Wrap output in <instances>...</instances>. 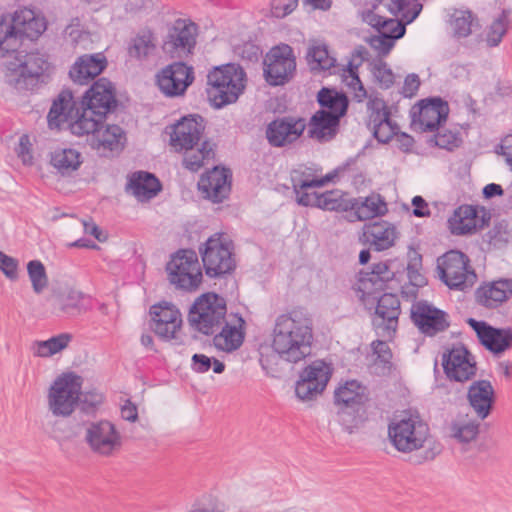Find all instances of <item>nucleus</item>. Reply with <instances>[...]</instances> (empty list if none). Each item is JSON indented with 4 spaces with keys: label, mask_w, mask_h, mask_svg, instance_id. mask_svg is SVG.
Returning <instances> with one entry per match:
<instances>
[{
    "label": "nucleus",
    "mask_w": 512,
    "mask_h": 512,
    "mask_svg": "<svg viewBox=\"0 0 512 512\" xmlns=\"http://www.w3.org/2000/svg\"><path fill=\"white\" fill-rule=\"evenodd\" d=\"M272 337V349L279 358L298 363L311 354L313 320L304 309H293L276 318Z\"/></svg>",
    "instance_id": "obj_1"
},
{
    "label": "nucleus",
    "mask_w": 512,
    "mask_h": 512,
    "mask_svg": "<svg viewBox=\"0 0 512 512\" xmlns=\"http://www.w3.org/2000/svg\"><path fill=\"white\" fill-rule=\"evenodd\" d=\"M119 105L116 88L106 77L95 80L83 93L79 101L77 119L70 124L73 135L84 136L105 122L107 115L113 113Z\"/></svg>",
    "instance_id": "obj_2"
},
{
    "label": "nucleus",
    "mask_w": 512,
    "mask_h": 512,
    "mask_svg": "<svg viewBox=\"0 0 512 512\" xmlns=\"http://www.w3.org/2000/svg\"><path fill=\"white\" fill-rule=\"evenodd\" d=\"M388 435L393 446L400 452L411 453L423 449L409 457V462L414 465L433 461L443 450L442 444L430 435L428 424L419 415L411 414L391 423Z\"/></svg>",
    "instance_id": "obj_3"
},
{
    "label": "nucleus",
    "mask_w": 512,
    "mask_h": 512,
    "mask_svg": "<svg viewBox=\"0 0 512 512\" xmlns=\"http://www.w3.org/2000/svg\"><path fill=\"white\" fill-rule=\"evenodd\" d=\"M246 73L236 63L214 67L207 75L208 98L215 109L235 103L245 89Z\"/></svg>",
    "instance_id": "obj_4"
},
{
    "label": "nucleus",
    "mask_w": 512,
    "mask_h": 512,
    "mask_svg": "<svg viewBox=\"0 0 512 512\" xmlns=\"http://www.w3.org/2000/svg\"><path fill=\"white\" fill-rule=\"evenodd\" d=\"M234 243L223 233H214L199 246L203 269L209 278H225L235 272Z\"/></svg>",
    "instance_id": "obj_5"
},
{
    "label": "nucleus",
    "mask_w": 512,
    "mask_h": 512,
    "mask_svg": "<svg viewBox=\"0 0 512 512\" xmlns=\"http://www.w3.org/2000/svg\"><path fill=\"white\" fill-rule=\"evenodd\" d=\"M365 388L357 381H347L334 392V403L339 406L338 421L349 433L367 419Z\"/></svg>",
    "instance_id": "obj_6"
},
{
    "label": "nucleus",
    "mask_w": 512,
    "mask_h": 512,
    "mask_svg": "<svg viewBox=\"0 0 512 512\" xmlns=\"http://www.w3.org/2000/svg\"><path fill=\"white\" fill-rule=\"evenodd\" d=\"M51 64L48 56L39 51H31L24 55L18 53L15 62L8 65L7 83L18 91H33Z\"/></svg>",
    "instance_id": "obj_7"
},
{
    "label": "nucleus",
    "mask_w": 512,
    "mask_h": 512,
    "mask_svg": "<svg viewBox=\"0 0 512 512\" xmlns=\"http://www.w3.org/2000/svg\"><path fill=\"white\" fill-rule=\"evenodd\" d=\"M226 301L215 292L199 296L192 304L188 321L192 327L204 335H214L225 322Z\"/></svg>",
    "instance_id": "obj_8"
},
{
    "label": "nucleus",
    "mask_w": 512,
    "mask_h": 512,
    "mask_svg": "<svg viewBox=\"0 0 512 512\" xmlns=\"http://www.w3.org/2000/svg\"><path fill=\"white\" fill-rule=\"evenodd\" d=\"M166 272L171 284L184 291H195L203 280L198 255L191 248L179 249L166 264Z\"/></svg>",
    "instance_id": "obj_9"
},
{
    "label": "nucleus",
    "mask_w": 512,
    "mask_h": 512,
    "mask_svg": "<svg viewBox=\"0 0 512 512\" xmlns=\"http://www.w3.org/2000/svg\"><path fill=\"white\" fill-rule=\"evenodd\" d=\"M440 280L451 290L466 291L477 280L468 256L458 250H450L438 258Z\"/></svg>",
    "instance_id": "obj_10"
},
{
    "label": "nucleus",
    "mask_w": 512,
    "mask_h": 512,
    "mask_svg": "<svg viewBox=\"0 0 512 512\" xmlns=\"http://www.w3.org/2000/svg\"><path fill=\"white\" fill-rule=\"evenodd\" d=\"M82 378L73 373L59 376L48 394L49 409L54 416L68 417L77 407L80 399Z\"/></svg>",
    "instance_id": "obj_11"
},
{
    "label": "nucleus",
    "mask_w": 512,
    "mask_h": 512,
    "mask_svg": "<svg viewBox=\"0 0 512 512\" xmlns=\"http://www.w3.org/2000/svg\"><path fill=\"white\" fill-rule=\"evenodd\" d=\"M194 80V68L183 61L170 63L155 75L158 89L168 98L184 96Z\"/></svg>",
    "instance_id": "obj_12"
},
{
    "label": "nucleus",
    "mask_w": 512,
    "mask_h": 512,
    "mask_svg": "<svg viewBox=\"0 0 512 512\" xmlns=\"http://www.w3.org/2000/svg\"><path fill=\"white\" fill-rule=\"evenodd\" d=\"M263 74L271 86L289 82L296 71V57L288 44H281L270 50L264 59Z\"/></svg>",
    "instance_id": "obj_13"
},
{
    "label": "nucleus",
    "mask_w": 512,
    "mask_h": 512,
    "mask_svg": "<svg viewBox=\"0 0 512 512\" xmlns=\"http://www.w3.org/2000/svg\"><path fill=\"white\" fill-rule=\"evenodd\" d=\"M197 30V25L190 20H175L163 40V52L171 58H182L192 54L196 46Z\"/></svg>",
    "instance_id": "obj_14"
},
{
    "label": "nucleus",
    "mask_w": 512,
    "mask_h": 512,
    "mask_svg": "<svg viewBox=\"0 0 512 512\" xmlns=\"http://www.w3.org/2000/svg\"><path fill=\"white\" fill-rule=\"evenodd\" d=\"M448 102L439 96L418 101L411 109V125L419 124L422 132H435L447 121Z\"/></svg>",
    "instance_id": "obj_15"
},
{
    "label": "nucleus",
    "mask_w": 512,
    "mask_h": 512,
    "mask_svg": "<svg viewBox=\"0 0 512 512\" xmlns=\"http://www.w3.org/2000/svg\"><path fill=\"white\" fill-rule=\"evenodd\" d=\"M410 318L418 330L428 337H434L450 327L449 314L426 300L415 301L412 304Z\"/></svg>",
    "instance_id": "obj_16"
},
{
    "label": "nucleus",
    "mask_w": 512,
    "mask_h": 512,
    "mask_svg": "<svg viewBox=\"0 0 512 512\" xmlns=\"http://www.w3.org/2000/svg\"><path fill=\"white\" fill-rule=\"evenodd\" d=\"M331 368L324 360H315L306 366L295 385V394L300 400H312L321 394L331 377Z\"/></svg>",
    "instance_id": "obj_17"
},
{
    "label": "nucleus",
    "mask_w": 512,
    "mask_h": 512,
    "mask_svg": "<svg viewBox=\"0 0 512 512\" xmlns=\"http://www.w3.org/2000/svg\"><path fill=\"white\" fill-rule=\"evenodd\" d=\"M375 292L369 295V303L361 300L365 308L369 311L374 310L373 322L387 331L396 332L399 316L401 314L400 299L396 294Z\"/></svg>",
    "instance_id": "obj_18"
},
{
    "label": "nucleus",
    "mask_w": 512,
    "mask_h": 512,
    "mask_svg": "<svg viewBox=\"0 0 512 512\" xmlns=\"http://www.w3.org/2000/svg\"><path fill=\"white\" fill-rule=\"evenodd\" d=\"M306 126L302 117H276L267 124L265 137L271 147L283 148L295 143L303 135Z\"/></svg>",
    "instance_id": "obj_19"
},
{
    "label": "nucleus",
    "mask_w": 512,
    "mask_h": 512,
    "mask_svg": "<svg viewBox=\"0 0 512 512\" xmlns=\"http://www.w3.org/2000/svg\"><path fill=\"white\" fill-rule=\"evenodd\" d=\"M466 323L474 330L479 343L495 356L512 349V328H498L486 321L468 318Z\"/></svg>",
    "instance_id": "obj_20"
},
{
    "label": "nucleus",
    "mask_w": 512,
    "mask_h": 512,
    "mask_svg": "<svg viewBox=\"0 0 512 512\" xmlns=\"http://www.w3.org/2000/svg\"><path fill=\"white\" fill-rule=\"evenodd\" d=\"M85 440L91 450L102 456H110L120 449L122 439L115 425L108 420H100L89 424Z\"/></svg>",
    "instance_id": "obj_21"
},
{
    "label": "nucleus",
    "mask_w": 512,
    "mask_h": 512,
    "mask_svg": "<svg viewBox=\"0 0 512 512\" xmlns=\"http://www.w3.org/2000/svg\"><path fill=\"white\" fill-rule=\"evenodd\" d=\"M490 214L479 205H461L449 218L450 231L454 235H472L489 224Z\"/></svg>",
    "instance_id": "obj_22"
},
{
    "label": "nucleus",
    "mask_w": 512,
    "mask_h": 512,
    "mask_svg": "<svg viewBox=\"0 0 512 512\" xmlns=\"http://www.w3.org/2000/svg\"><path fill=\"white\" fill-rule=\"evenodd\" d=\"M442 366L447 378L456 382L468 381L477 372L476 362L464 345L446 350L442 355Z\"/></svg>",
    "instance_id": "obj_23"
},
{
    "label": "nucleus",
    "mask_w": 512,
    "mask_h": 512,
    "mask_svg": "<svg viewBox=\"0 0 512 512\" xmlns=\"http://www.w3.org/2000/svg\"><path fill=\"white\" fill-rule=\"evenodd\" d=\"M150 329L162 340L176 339L182 324L181 313L175 305L163 301L150 307Z\"/></svg>",
    "instance_id": "obj_24"
},
{
    "label": "nucleus",
    "mask_w": 512,
    "mask_h": 512,
    "mask_svg": "<svg viewBox=\"0 0 512 512\" xmlns=\"http://www.w3.org/2000/svg\"><path fill=\"white\" fill-rule=\"evenodd\" d=\"M205 130V120L199 114L182 117L170 134V145L177 151L192 150L197 145Z\"/></svg>",
    "instance_id": "obj_25"
},
{
    "label": "nucleus",
    "mask_w": 512,
    "mask_h": 512,
    "mask_svg": "<svg viewBox=\"0 0 512 512\" xmlns=\"http://www.w3.org/2000/svg\"><path fill=\"white\" fill-rule=\"evenodd\" d=\"M231 185L232 171L226 167L216 166L201 176L198 189L203 193L205 199L213 203H222L229 197Z\"/></svg>",
    "instance_id": "obj_26"
},
{
    "label": "nucleus",
    "mask_w": 512,
    "mask_h": 512,
    "mask_svg": "<svg viewBox=\"0 0 512 512\" xmlns=\"http://www.w3.org/2000/svg\"><path fill=\"white\" fill-rule=\"evenodd\" d=\"M394 277L395 273L390 270L389 261L373 264L371 271L360 270L355 288L360 293V300H365L368 304L369 295L383 291Z\"/></svg>",
    "instance_id": "obj_27"
},
{
    "label": "nucleus",
    "mask_w": 512,
    "mask_h": 512,
    "mask_svg": "<svg viewBox=\"0 0 512 512\" xmlns=\"http://www.w3.org/2000/svg\"><path fill=\"white\" fill-rule=\"evenodd\" d=\"M108 66L103 52L82 54L72 64L69 77L75 84L84 85L101 75Z\"/></svg>",
    "instance_id": "obj_28"
},
{
    "label": "nucleus",
    "mask_w": 512,
    "mask_h": 512,
    "mask_svg": "<svg viewBox=\"0 0 512 512\" xmlns=\"http://www.w3.org/2000/svg\"><path fill=\"white\" fill-rule=\"evenodd\" d=\"M467 400L479 420L488 418L496 403V393L489 380L473 381L468 387Z\"/></svg>",
    "instance_id": "obj_29"
},
{
    "label": "nucleus",
    "mask_w": 512,
    "mask_h": 512,
    "mask_svg": "<svg viewBox=\"0 0 512 512\" xmlns=\"http://www.w3.org/2000/svg\"><path fill=\"white\" fill-rule=\"evenodd\" d=\"M512 297V279L499 278L484 282L475 291L476 302L488 309H496Z\"/></svg>",
    "instance_id": "obj_30"
},
{
    "label": "nucleus",
    "mask_w": 512,
    "mask_h": 512,
    "mask_svg": "<svg viewBox=\"0 0 512 512\" xmlns=\"http://www.w3.org/2000/svg\"><path fill=\"white\" fill-rule=\"evenodd\" d=\"M368 119L366 121L367 128L372 132V136L381 144L389 143L394 133L384 134L381 128L391 123V111L387 103L381 98L370 99L367 103Z\"/></svg>",
    "instance_id": "obj_31"
},
{
    "label": "nucleus",
    "mask_w": 512,
    "mask_h": 512,
    "mask_svg": "<svg viewBox=\"0 0 512 512\" xmlns=\"http://www.w3.org/2000/svg\"><path fill=\"white\" fill-rule=\"evenodd\" d=\"M162 183L158 177L148 171H135L128 175L125 190L141 202L149 201L162 191Z\"/></svg>",
    "instance_id": "obj_32"
},
{
    "label": "nucleus",
    "mask_w": 512,
    "mask_h": 512,
    "mask_svg": "<svg viewBox=\"0 0 512 512\" xmlns=\"http://www.w3.org/2000/svg\"><path fill=\"white\" fill-rule=\"evenodd\" d=\"M79 102L74 100L73 93L69 90H63L53 101L47 115L48 126L50 129L60 128L63 123L69 125L77 119Z\"/></svg>",
    "instance_id": "obj_33"
},
{
    "label": "nucleus",
    "mask_w": 512,
    "mask_h": 512,
    "mask_svg": "<svg viewBox=\"0 0 512 512\" xmlns=\"http://www.w3.org/2000/svg\"><path fill=\"white\" fill-rule=\"evenodd\" d=\"M396 228L393 224L379 220L364 225L360 241L370 244L375 251H384L394 245Z\"/></svg>",
    "instance_id": "obj_34"
},
{
    "label": "nucleus",
    "mask_w": 512,
    "mask_h": 512,
    "mask_svg": "<svg viewBox=\"0 0 512 512\" xmlns=\"http://www.w3.org/2000/svg\"><path fill=\"white\" fill-rule=\"evenodd\" d=\"M341 119L325 110L316 111L308 123V136L320 143L333 140L340 131Z\"/></svg>",
    "instance_id": "obj_35"
},
{
    "label": "nucleus",
    "mask_w": 512,
    "mask_h": 512,
    "mask_svg": "<svg viewBox=\"0 0 512 512\" xmlns=\"http://www.w3.org/2000/svg\"><path fill=\"white\" fill-rule=\"evenodd\" d=\"M17 29V38L37 39L47 29L46 18L35 10L24 7L16 10L12 16Z\"/></svg>",
    "instance_id": "obj_36"
},
{
    "label": "nucleus",
    "mask_w": 512,
    "mask_h": 512,
    "mask_svg": "<svg viewBox=\"0 0 512 512\" xmlns=\"http://www.w3.org/2000/svg\"><path fill=\"white\" fill-rule=\"evenodd\" d=\"M353 207L349 216L351 221H365L384 216L388 212L387 203L383 196L371 193L367 197L351 199Z\"/></svg>",
    "instance_id": "obj_37"
},
{
    "label": "nucleus",
    "mask_w": 512,
    "mask_h": 512,
    "mask_svg": "<svg viewBox=\"0 0 512 512\" xmlns=\"http://www.w3.org/2000/svg\"><path fill=\"white\" fill-rule=\"evenodd\" d=\"M316 100L320 106L319 110L328 111L342 118L346 116L349 109L350 100L347 94L335 88L322 87L317 93Z\"/></svg>",
    "instance_id": "obj_38"
},
{
    "label": "nucleus",
    "mask_w": 512,
    "mask_h": 512,
    "mask_svg": "<svg viewBox=\"0 0 512 512\" xmlns=\"http://www.w3.org/2000/svg\"><path fill=\"white\" fill-rule=\"evenodd\" d=\"M81 153L73 148H57L50 153V164L62 175H71L81 166Z\"/></svg>",
    "instance_id": "obj_39"
},
{
    "label": "nucleus",
    "mask_w": 512,
    "mask_h": 512,
    "mask_svg": "<svg viewBox=\"0 0 512 512\" xmlns=\"http://www.w3.org/2000/svg\"><path fill=\"white\" fill-rule=\"evenodd\" d=\"M104 123H102L95 132H90L92 134L93 140L97 141V147H103L104 149H108L110 151L117 150L119 148H123L125 141V131L116 124L106 125L105 129Z\"/></svg>",
    "instance_id": "obj_40"
},
{
    "label": "nucleus",
    "mask_w": 512,
    "mask_h": 512,
    "mask_svg": "<svg viewBox=\"0 0 512 512\" xmlns=\"http://www.w3.org/2000/svg\"><path fill=\"white\" fill-rule=\"evenodd\" d=\"M347 192L333 189L320 193L316 208L324 211L349 212L353 207L352 201Z\"/></svg>",
    "instance_id": "obj_41"
},
{
    "label": "nucleus",
    "mask_w": 512,
    "mask_h": 512,
    "mask_svg": "<svg viewBox=\"0 0 512 512\" xmlns=\"http://www.w3.org/2000/svg\"><path fill=\"white\" fill-rule=\"evenodd\" d=\"M244 338L245 333L243 330L225 322L222 330L214 335L213 344L218 350L232 352L243 344Z\"/></svg>",
    "instance_id": "obj_42"
},
{
    "label": "nucleus",
    "mask_w": 512,
    "mask_h": 512,
    "mask_svg": "<svg viewBox=\"0 0 512 512\" xmlns=\"http://www.w3.org/2000/svg\"><path fill=\"white\" fill-rule=\"evenodd\" d=\"M215 144L211 143L209 139L202 142L201 147L196 151L186 150L183 165L191 172H197L204 166L205 160L209 161L215 157Z\"/></svg>",
    "instance_id": "obj_43"
},
{
    "label": "nucleus",
    "mask_w": 512,
    "mask_h": 512,
    "mask_svg": "<svg viewBox=\"0 0 512 512\" xmlns=\"http://www.w3.org/2000/svg\"><path fill=\"white\" fill-rule=\"evenodd\" d=\"M306 60L311 70H330L338 67L336 58L329 55L326 45L310 46L306 53Z\"/></svg>",
    "instance_id": "obj_44"
},
{
    "label": "nucleus",
    "mask_w": 512,
    "mask_h": 512,
    "mask_svg": "<svg viewBox=\"0 0 512 512\" xmlns=\"http://www.w3.org/2000/svg\"><path fill=\"white\" fill-rule=\"evenodd\" d=\"M72 340L69 333H61L45 341H37L36 355L40 357H50L64 350Z\"/></svg>",
    "instance_id": "obj_45"
},
{
    "label": "nucleus",
    "mask_w": 512,
    "mask_h": 512,
    "mask_svg": "<svg viewBox=\"0 0 512 512\" xmlns=\"http://www.w3.org/2000/svg\"><path fill=\"white\" fill-rule=\"evenodd\" d=\"M511 14L510 9H502L500 15L491 23L487 32V44L490 47L498 46L508 29V18Z\"/></svg>",
    "instance_id": "obj_46"
},
{
    "label": "nucleus",
    "mask_w": 512,
    "mask_h": 512,
    "mask_svg": "<svg viewBox=\"0 0 512 512\" xmlns=\"http://www.w3.org/2000/svg\"><path fill=\"white\" fill-rule=\"evenodd\" d=\"M84 298L85 296L82 292L71 290L66 297L59 300V309L69 316L80 315L87 310L83 304Z\"/></svg>",
    "instance_id": "obj_47"
},
{
    "label": "nucleus",
    "mask_w": 512,
    "mask_h": 512,
    "mask_svg": "<svg viewBox=\"0 0 512 512\" xmlns=\"http://www.w3.org/2000/svg\"><path fill=\"white\" fill-rule=\"evenodd\" d=\"M27 272L33 291L36 294H40L48 286V277L44 264L40 260H31L27 263Z\"/></svg>",
    "instance_id": "obj_48"
},
{
    "label": "nucleus",
    "mask_w": 512,
    "mask_h": 512,
    "mask_svg": "<svg viewBox=\"0 0 512 512\" xmlns=\"http://www.w3.org/2000/svg\"><path fill=\"white\" fill-rule=\"evenodd\" d=\"M462 143V139L458 132L451 130L437 131L436 134L430 137L428 144L431 147H438L447 151H453L458 148Z\"/></svg>",
    "instance_id": "obj_49"
},
{
    "label": "nucleus",
    "mask_w": 512,
    "mask_h": 512,
    "mask_svg": "<svg viewBox=\"0 0 512 512\" xmlns=\"http://www.w3.org/2000/svg\"><path fill=\"white\" fill-rule=\"evenodd\" d=\"M17 39V29L13 20L9 23L3 18L0 19V56L15 51L12 44H16Z\"/></svg>",
    "instance_id": "obj_50"
},
{
    "label": "nucleus",
    "mask_w": 512,
    "mask_h": 512,
    "mask_svg": "<svg viewBox=\"0 0 512 512\" xmlns=\"http://www.w3.org/2000/svg\"><path fill=\"white\" fill-rule=\"evenodd\" d=\"M473 14L471 11H456L452 15L451 25L454 35L465 38L472 32Z\"/></svg>",
    "instance_id": "obj_51"
},
{
    "label": "nucleus",
    "mask_w": 512,
    "mask_h": 512,
    "mask_svg": "<svg viewBox=\"0 0 512 512\" xmlns=\"http://www.w3.org/2000/svg\"><path fill=\"white\" fill-rule=\"evenodd\" d=\"M485 238L489 244L494 246H502L509 242L511 238V229L506 220H501L494 224V226L485 234Z\"/></svg>",
    "instance_id": "obj_52"
},
{
    "label": "nucleus",
    "mask_w": 512,
    "mask_h": 512,
    "mask_svg": "<svg viewBox=\"0 0 512 512\" xmlns=\"http://www.w3.org/2000/svg\"><path fill=\"white\" fill-rule=\"evenodd\" d=\"M151 48H154V44L152 43V35L149 32L147 34L137 35L133 38L128 51L130 56L141 59L148 56Z\"/></svg>",
    "instance_id": "obj_53"
},
{
    "label": "nucleus",
    "mask_w": 512,
    "mask_h": 512,
    "mask_svg": "<svg viewBox=\"0 0 512 512\" xmlns=\"http://www.w3.org/2000/svg\"><path fill=\"white\" fill-rule=\"evenodd\" d=\"M480 423L475 420H470L465 423L454 425L453 436L462 443H469L476 439L479 434Z\"/></svg>",
    "instance_id": "obj_54"
},
{
    "label": "nucleus",
    "mask_w": 512,
    "mask_h": 512,
    "mask_svg": "<svg viewBox=\"0 0 512 512\" xmlns=\"http://www.w3.org/2000/svg\"><path fill=\"white\" fill-rule=\"evenodd\" d=\"M372 73L381 88L389 89L394 84L393 71L385 61L379 60L374 63Z\"/></svg>",
    "instance_id": "obj_55"
},
{
    "label": "nucleus",
    "mask_w": 512,
    "mask_h": 512,
    "mask_svg": "<svg viewBox=\"0 0 512 512\" xmlns=\"http://www.w3.org/2000/svg\"><path fill=\"white\" fill-rule=\"evenodd\" d=\"M366 41L374 49L379 51V55L387 56L395 45V38L386 32H380L379 35H372Z\"/></svg>",
    "instance_id": "obj_56"
},
{
    "label": "nucleus",
    "mask_w": 512,
    "mask_h": 512,
    "mask_svg": "<svg viewBox=\"0 0 512 512\" xmlns=\"http://www.w3.org/2000/svg\"><path fill=\"white\" fill-rule=\"evenodd\" d=\"M102 401V394L96 391L81 392L77 407L85 414H93Z\"/></svg>",
    "instance_id": "obj_57"
},
{
    "label": "nucleus",
    "mask_w": 512,
    "mask_h": 512,
    "mask_svg": "<svg viewBox=\"0 0 512 512\" xmlns=\"http://www.w3.org/2000/svg\"><path fill=\"white\" fill-rule=\"evenodd\" d=\"M0 270L10 280L18 278V260L0 251Z\"/></svg>",
    "instance_id": "obj_58"
},
{
    "label": "nucleus",
    "mask_w": 512,
    "mask_h": 512,
    "mask_svg": "<svg viewBox=\"0 0 512 512\" xmlns=\"http://www.w3.org/2000/svg\"><path fill=\"white\" fill-rule=\"evenodd\" d=\"M293 190L296 195V202L298 205L303 207H315L318 204V197L320 193L317 192H307V190H300L299 184L293 183Z\"/></svg>",
    "instance_id": "obj_59"
},
{
    "label": "nucleus",
    "mask_w": 512,
    "mask_h": 512,
    "mask_svg": "<svg viewBox=\"0 0 512 512\" xmlns=\"http://www.w3.org/2000/svg\"><path fill=\"white\" fill-rule=\"evenodd\" d=\"M298 6V0H272V13L277 18L291 14Z\"/></svg>",
    "instance_id": "obj_60"
},
{
    "label": "nucleus",
    "mask_w": 512,
    "mask_h": 512,
    "mask_svg": "<svg viewBox=\"0 0 512 512\" xmlns=\"http://www.w3.org/2000/svg\"><path fill=\"white\" fill-rule=\"evenodd\" d=\"M361 65V62L355 63L354 58L351 57L345 66L338 64V67L334 68L330 73L339 74L342 77V80L345 82L347 81L348 77L353 79V76H359L358 69Z\"/></svg>",
    "instance_id": "obj_61"
},
{
    "label": "nucleus",
    "mask_w": 512,
    "mask_h": 512,
    "mask_svg": "<svg viewBox=\"0 0 512 512\" xmlns=\"http://www.w3.org/2000/svg\"><path fill=\"white\" fill-rule=\"evenodd\" d=\"M364 20L374 29L381 32L382 29L387 27L389 24H392L396 22L393 18H385L383 16H380L373 11L369 10L365 16Z\"/></svg>",
    "instance_id": "obj_62"
},
{
    "label": "nucleus",
    "mask_w": 512,
    "mask_h": 512,
    "mask_svg": "<svg viewBox=\"0 0 512 512\" xmlns=\"http://www.w3.org/2000/svg\"><path fill=\"white\" fill-rule=\"evenodd\" d=\"M212 367V357L195 353L191 358V369L196 373H206Z\"/></svg>",
    "instance_id": "obj_63"
},
{
    "label": "nucleus",
    "mask_w": 512,
    "mask_h": 512,
    "mask_svg": "<svg viewBox=\"0 0 512 512\" xmlns=\"http://www.w3.org/2000/svg\"><path fill=\"white\" fill-rule=\"evenodd\" d=\"M412 206V215L415 217L423 218L431 215L427 201L420 195L412 198Z\"/></svg>",
    "instance_id": "obj_64"
}]
</instances>
